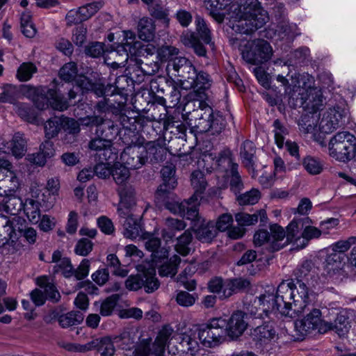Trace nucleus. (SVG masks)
Returning <instances> with one entry per match:
<instances>
[{
  "mask_svg": "<svg viewBox=\"0 0 356 356\" xmlns=\"http://www.w3.org/2000/svg\"><path fill=\"white\" fill-rule=\"evenodd\" d=\"M166 71L168 76L179 78L178 81L183 83H188L195 75V67L185 57H176L168 62Z\"/></svg>",
  "mask_w": 356,
  "mask_h": 356,
  "instance_id": "f3484780",
  "label": "nucleus"
},
{
  "mask_svg": "<svg viewBox=\"0 0 356 356\" xmlns=\"http://www.w3.org/2000/svg\"><path fill=\"white\" fill-rule=\"evenodd\" d=\"M347 111L344 107L335 106L329 108L322 114L318 124V130L321 134H329L337 130L341 121L346 118Z\"/></svg>",
  "mask_w": 356,
  "mask_h": 356,
  "instance_id": "dca6fc26",
  "label": "nucleus"
},
{
  "mask_svg": "<svg viewBox=\"0 0 356 356\" xmlns=\"http://www.w3.org/2000/svg\"><path fill=\"white\" fill-rule=\"evenodd\" d=\"M152 103V98L148 88L142 86L135 92V113L138 115L147 113Z\"/></svg>",
  "mask_w": 356,
  "mask_h": 356,
  "instance_id": "7c9ffc66",
  "label": "nucleus"
},
{
  "mask_svg": "<svg viewBox=\"0 0 356 356\" xmlns=\"http://www.w3.org/2000/svg\"><path fill=\"white\" fill-rule=\"evenodd\" d=\"M193 239V234L190 229H186L177 240V243L175 245L176 251L183 255H188L190 252L191 248L189 245Z\"/></svg>",
  "mask_w": 356,
  "mask_h": 356,
  "instance_id": "37998d69",
  "label": "nucleus"
},
{
  "mask_svg": "<svg viewBox=\"0 0 356 356\" xmlns=\"http://www.w3.org/2000/svg\"><path fill=\"white\" fill-rule=\"evenodd\" d=\"M120 296L118 294H113L106 298L102 303L100 307V314L104 316L111 315L114 308L115 307Z\"/></svg>",
  "mask_w": 356,
  "mask_h": 356,
  "instance_id": "69168bd1",
  "label": "nucleus"
},
{
  "mask_svg": "<svg viewBox=\"0 0 356 356\" xmlns=\"http://www.w3.org/2000/svg\"><path fill=\"white\" fill-rule=\"evenodd\" d=\"M18 90L16 86L11 84H6L2 86V92L0 93V103L15 104L18 96Z\"/></svg>",
  "mask_w": 356,
  "mask_h": 356,
  "instance_id": "5fc2aeb1",
  "label": "nucleus"
},
{
  "mask_svg": "<svg viewBox=\"0 0 356 356\" xmlns=\"http://www.w3.org/2000/svg\"><path fill=\"white\" fill-rule=\"evenodd\" d=\"M321 233V229L313 226H307L301 234L302 240L300 242V249L304 248L309 240L318 238Z\"/></svg>",
  "mask_w": 356,
  "mask_h": 356,
  "instance_id": "774afa93",
  "label": "nucleus"
},
{
  "mask_svg": "<svg viewBox=\"0 0 356 356\" xmlns=\"http://www.w3.org/2000/svg\"><path fill=\"white\" fill-rule=\"evenodd\" d=\"M161 174L163 183L158 188V194L168 193L169 191L174 189L177 184L175 177V168L172 165L163 166L161 170Z\"/></svg>",
  "mask_w": 356,
  "mask_h": 356,
  "instance_id": "c85d7f7f",
  "label": "nucleus"
},
{
  "mask_svg": "<svg viewBox=\"0 0 356 356\" xmlns=\"http://www.w3.org/2000/svg\"><path fill=\"white\" fill-rule=\"evenodd\" d=\"M254 335L260 341H269L273 339L275 336L276 331L275 330L273 323L268 322L261 325L257 326L254 330Z\"/></svg>",
  "mask_w": 356,
  "mask_h": 356,
  "instance_id": "8fccbe9b",
  "label": "nucleus"
},
{
  "mask_svg": "<svg viewBox=\"0 0 356 356\" xmlns=\"http://www.w3.org/2000/svg\"><path fill=\"white\" fill-rule=\"evenodd\" d=\"M83 320V314L80 312H71L58 317L59 325L67 328L72 325H78Z\"/></svg>",
  "mask_w": 356,
  "mask_h": 356,
  "instance_id": "09e8293b",
  "label": "nucleus"
},
{
  "mask_svg": "<svg viewBox=\"0 0 356 356\" xmlns=\"http://www.w3.org/2000/svg\"><path fill=\"white\" fill-rule=\"evenodd\" d=\"M191 185L195 190V193L193 195L197 194L198 195V200L200 197V194L207 186V181L204 178L203 173L200 170H195L192 172L191 177Z\"/></svg>",
  "mask_w": 356,
  "mask_h": 356,
  "instance_id": "052dcab7",
  "label": "nucleus"
},
{
  "mask_svg": "<svg viewBox=\"0 0 356 356\" xmlns=\"http://www.w3.org/2000/svg\"><path fill=\"white\" fill-rule=\"evenodd\" d=\"M304 169L312 175H319L323 170V163L318 158L307 156L302 160Z\"/></svg>",
  "mask_w": 356,
  "mask_h": 356,
  "instance_id": "c03bdc74",
  "label": "nucleus"
},
{
  "mask_svg": "<svg viewBox=\"0 0 356 356\" xmlns=\"http://www.w3.org/2000/svg\"><path fill=\"white\" fill-rule=\"evenodd\" d=\"M300 291L293 288V281H283L277 286L276 293L266 291L258 296L261 313L265 317H269L275 312L282 316L294 318L303 312L306 307L304 298L307 292L303 284H300Z\"/></svg>",
  "mask_w": 356,
  "mask_h": 356,
  "instance_id": "f257e3e1",
  "label": "nucleus"
},
{
  "mask_svg": "<svg viewBox=\"0 0 356 356\" xmlns=\"http://www.w3.org/2000/svg\"><path fill=\"white\" fill-rule=\"evenodd\" d=\"M8 147L15 157H22L26 152V140L24 134L19 132L15 134Z\"/></svg>",
  "mask_w": 356,
  "mask_h": 356,
  "instance_id": "ea45409f",
  "label": "nucleus"
},
{
  "mask_svg": "<svg viewBox=\"0 0 356 356\" xmlns=\"http://www.w3.org/2000/svg\"><path fill=\"white\" fill-rule=\"evenodd\" d=\"M210 76L209 74L204 71L197 72L195 71V75L190 79L188 84V87L197 89V90H204L207 89L211 86Z\"/></svg>",
  "mask_w": 356,
  "mask_h": 356,
  "instance_id": "a19ab883",
  "label": "nucleus"
},
{
  "mask_svg": "<svg viewBox=\"0 0 356 356\" xmlns=\"http://www.w3.org/2000/svg\"><path fill=\"white\" fill-rule=\"evenodd\" d=\"M307 305L308 307L297 316L305 312H309L303 319L295 323L296 330L299 332L300 337H305L316 330L320 333H325L332 328V323L322 321L321 310L313 308L312 305L309 303L308 299H307Z\"/></svg>",
  "mask_w": 356,
  "mask_h": 356,
  "instance_id": "6e6552de",
  "label": "nucleus"
},
{
  "mask_svg": "<svg viewBox=\"0 0 356 356\" xmlns=\"http://www.w3.org/2000/svg\"><path fill=\"white\" fill-rule=\"evenodd\" d=\"M289 104L292 108L298 106H305L307 101V94H305V89L300 86H294L293 89L289 92Z\"/></svg>",
  "mask_w": 356,
  "mask_h": 356,
  "instance_id": "4c0bfd02",
  "label": "nucleus"
},
{
  "mask_svg": "<svg viewBox=\"0 0 356 356\" xmlns=\"http://www.w3.org/2000/svg\"><path fill=\"white\" fill-rule=\"evenodd\" d=\"M261 197L260 192L257 189L252 188L243 194L236 196V200L241 205L254 204Z\"/></svg>",
  "mask_w": 356,
  "mask_h": 356,
  "instance_id": "0e129e2a",
  "label": "nucleus"
},
{
  "mask_svg": "<svg viewBox=\"0 0 356 356\" xmlns=\"http://www.w3.org/2000/svg\"><path fill=\"white\" fill-rule=\"evenodd\" d=\"M302 227V219H294L286 227V230L284 231L285 238L283 241L284 243H286V245L289 243H294L296 244L297 248H300V243L298 241H300L302 238L301 229Z\"/></svg>",
  "mask_w": 356,
  "mask_h": 356,
  "instance_id": "c756f323",
  "label": "nucleus"
},
{
  "mask_svg": "<svg viewBox=\"0 0 356 356\" xmlns=\"http://www.w3.org/2000/svg\"><path fill=\"white\" fill-rule=\"evenodd\" d=\"M38 71L37 67L31 62L23 63L17 71V78L20 81H27L31 79L33 74Z\"/></svg>",
  "mask_w": 356,
  "mask_h": 356,
  "instance_id": "4d7b16f0",
  "label": "nucleus"
},
{
  "mask_svg": "<svg viewBox=\"0 0 356 356\" xmlns=\"http://www.w3.org/2000/svg\"><path fill=\"white\" fill-rule=\"evenodd\" d=\"M61 129L66 133V137L70 136L74 140V137L80 132V124L79 123L73 118L67 117L61 118ZM67 138H65V140Z\"/></svg>",
  "mask_w": 356,
  "mask_h": 356,
  "instance_id": "3c124183",
  "label": "nucleus"
},
{
  "mask_svg": "<svg viewBox=\"0 0 356 356\" xmlns=\"http://www.w3.org/2000/svg\"><path fill=\"white\" fill-rule=\"evenodd\" d=\"M192 220L191 229L197 240L202 243H211L216 236L218 232L215 224L211 220H207L199 216Z\"/></svg>",
  "mask_w": 356,
  "mask_h": 356,
  "instance_id": "412c9836",
  "label": "nucleus"
},
{
  "mask_svg": "<svg viewBox=\"0 0 356 356\" xmlns=\"http://www.w3.org/2000/svg\"><path fill=\"white\" fill-rule=\"evenodd\" d=\"M242 58L251 65L267 62L273 55V49L266 40L254 39L247 42L241 51Z\"/></svg>",
  "mask_w": 356,
  "mask_h": 356,
  "instance_id": "9b49d317",
  "label": "nucleus"
},
{
  "mask_svg": "<svg viewBox=\"0 0 356 356\" xmlns=\"http://www.w3.org/2000/svg\"><path fill=\"white\" fill-rule=\"evenodd\" d=\"M195 32L186 30L180 36L182 44L193 49L195 54L200 57H206L207 49L204 45L213 46L211 32L205 20L200 15L195 17Z\"/></svg>",
  "mask_w": 356,
  "mask_h": 356,
  "instance_id": "39448f33",
  "label": "nucleus"
},
{
  "mask_svg": "<svg viewBox=\"0 0 356 356\" xmlns=\"http://www.w3.org/2000/svg\"><path fill=\"white\" fill-rule=\"evenodd\" d=\"M15 111L18 116L24 121L32 124H35L38 121L37 111L29 104L24 102L15 104Z\"/></svg>",
  "mask_w": 356,
  "mask_h": 356,
  "instance_id": "c9c22d12",
  "label": "nucleus"
},
{
  "mask_svg": "<svg viewBox=\"0 0 356 356\" xmlns=\"http://www.w3.org/2000/svg\"><path fill=\"white\" fill-rule=\"evenodd\" d=\"M226 320L222 318L211 319L198 330L197 337L208 348H213L226 340Z\"/></svg>",
  "mask_w": 356,
  "mask_h": 356,
  "instance_id": "9d476101",
  "label": "nucleus"
},
{
  "mask_svg": "<svg viewBox=\"0 0 356 356\" xmlns=\"http://www.w3.org/2000/svg\"><path fill=\"white\" fill-rule=\"evenodd\" d=\"M114 342L124 350H131L134 348V328L124 327L119 335L114 337Z\"/></svg>",
  "mask_w": 356,
  "mask_h": 356,
  "instance_id": "f704fd0d",
  "label": "nucleus"
},
{
  "mask_svg": "<svg viewBox=\"0 0 356 356\" xmlns=\"http://www.w3.org/2000/svg\"><path fill=\"white\" fill-rule=\"evenodd\" d=\"M180 262V257L177 255H174L168 261L160 266L159 268V275L161 277H172L175 275L177 271V266Z\"/></svg>",
  "mask_w": 356,
  "mask_h": 356,
  "instance_id": "a18cd8bd",
  "label": "nucleus"
},
{
  "mask_svg": "<svg viewBox=\"0 0 356 356\" xmlns=\"http://www.w3.org/2000/svg\"><path fill=\"white\" fill-rule=\"evenodd\" d=\"M131 140L129 145L123 150L120 155L122 163H115L113 166L111 175L118 186L117 191L120 198L118 212L120 217L121 223L124 228V235L127 238H132L134 235V187L131 177L129 165L134 161L130 156L132 150Z\"/></svg>",
  "mask_w": 356,
  "mask_h": 356,
  "instance_id": "f03ea898",
  "label": "nucleus"
},
{
  "mask_svg": "<svg viewBox=\"0 0 356 356\" xmlns=\"http://www.w3.org/2000/svg\"><path fill=\"white\" fill-rule=\"evenodd\" d=\"M178 54L179 49L170 45H163L157 50V57L161 62H170Z\"/></svg>",
  "mask_w": 356,
  "mask_h": 356,
  "instance_id": "338daca9",
  "label": "nucleus"
},
{
  "mask_svg": "<svg viewBox=\"0 0 356 356\" xmlns=\"http://www.w3.org/2000/svg\"><path fill=\"white\" fill-rule=\"evenodd\" d=\"M119 133L118 125L110 120H104L102 118V122L96 128L95 134L97 136L102 137L106 140V143H112V141L116 138Z\"/></svg>",
  "mask_w": 356,
  "mask_h": 356,
  "instance_id": "cd10ccee",
  "label": "nucleus"
},
{
  "mask_svg": "<svg viewBox=\"0 0 356 356\" xmlns=\"http://www.w3.org/2000/svg\"><path fill=\"white\" fill-rule=\"evenodd\" d=\"M143 239H147L145 245L149 251L152 252V263L143 262L136 266L137 274L135 275V286L138 288L144 287L147 293H152L159 286V282L155 277L156 270L153 265H157L159 261L167 259L168 249L161 248V240L157 237L152 236L149 233H142Z\"/></svg>",
  "mask_w": 356,
  "mask_h": 356,
  "instance_id": "7ed1b4c3",
  "label": "nucleus"
},
{
  "mask_svg": "<svg viewBox=\"0 0 356 356\" xmlns=\"http://www.w3.org/2000/svg\"><path fill=\"white\" fill-rule=\"evenodd\" d=\"M123 82H127V86H134V79L131 76L127 74L120 76L116 79L115 87L113 90L110 89L108 91V96H113L114 99L111 100V104H109L110 111L115 115H120L122 111L125 110L126 104L128 100L127 95L123 92H115L116 90L121 88L124 89V86H122Z\"/></svg>",
  "mask_w": 356,
  "mask_h": 356,
  "instance_id": "a211bd4d",
  "label": "nucleus"
},
{
  "mask_svg": "<svg viewBox=\"0 0 356 356\" xmlns=\"http://www.w3.org/2000/svg\"><path fill=\"white\" fill-rule=\"evenodd\" d=\"M244 317L250 316L254 318H264L261 305L257 297L247 296L243 301V311Z\"/></svg>",
  "mask_w": 356,
  "mask_h": 356,
  "instance_id": "72a5a7b5",
  "label": "nucleus"
},
{
  "mask_svg": "<svg viewBox=\"0 0 356 356\" xmlns=\"http://www.w3.org/2000/svg\"><path fill=\"white\" fill-rule=\"evenodd\" d=\"M273 127L275 143L279 148H282L284 143L285 136L289 134V130L278 119L273 122Z\"/></svg>",
  "mask_w": 356,
  "mask_h": 356,
  "instance_id": "6e6d98bb",
  "label": "nucleus"
},
{
  "mask_svg": "<svg viewBox=\"0 0 356 356\" xmlns=\"http://www.w3.org/2000/svg\"><path fill=\"white\" fill-rule=\"evenodd\" d=\"M230 10L234 19L232 29L238 33L251 34L267 22L266 13L258 0H239L238 3L231 5Z\"/></svg>",
  "mask_w": 356,
  "mask_h": 356,
  "instance_id": "20e7f679",
  "label": "nucleus"
},
{
  "mask_svg": "<svg viewBox=\"0 0 356 356\" xmlns=\"http://www.w3.org/2000/svg\"><path fill=\"white\" fill-rule=\"evenodd\" d=\"M45 137L50 140L58 134L61 129V118L56 117L49 119L44 123Z\"/></svg>",
  "mask_w": 356,
  "mask_h": 356,
  "instance_id": "864d4df0",
  "label": "nucleus"
},
{
  "mask_svg": "<svg viewBox=\"0 0 356 356\" xmlns=\"http://www.w3.org/2000/svg\"><path fill=\"white\" fill-rule=\"evenodd\" d=\"M256 148L254 143L250 140H245L243 143L240 156L242 163L249 170L254 171Z\"/></svg>",
  "mask_w": 356,
  "mask_h": 356,
  "instance_id": "2f4dec72",
  "label": "nucleus"
},
{
  "mask_svg": "<svg viewBox=\"0 0 356 356\" xmlns=\"http://www.w3.org/2000/svg\"><path fill=\"white\" fill-rule=\"evenodd\" d=\"M244 318L242 311L237 310L232 314L228 321L226 320V332L230 339H236L245 332L248 323Z\"/></svg>",
  "mask_w": 356,
  "mask_h": 356,
  "instance_id": "5701e85b",
  "label": "nucleus"
},
{
  "mask_svg": "<svg viewBox=\"0 0 356 356\" xmlns=\"http://www.w3.org/2000/svg\"><path fill=\"white\" fill-rule=\"evenodd\" d=\"M195 113L197 118L193 130L196 133L218 136L226 127V120L222 115L218 111L214 112L209 106L197 110Z\"/></svg>",
  "mask_w": 356,
  "mask_h": 356,
  "instance_id": "0eeeda50",
  "label": "nucleus"
},
{
  "mask_svg": "<svg viewBox=\"0 0 356 356\" xmlns=\"http://www.w3.org/2000/svg\"><path fill=\"white\" fill-rule=\"evenodd\" d=\"M19 183L17 177L13 175L5 177L0 180V195H4V211L10 215H17L23 210L24 202L21 197L15 195L13 193L18 189Z\"/></svg>",
  "mask_w": 356,
  "mask_h": 356,
  "instance_id": "1a4fd4ad",
  "label": "nucleus"
},
{
  "mask_svg": "<svg viewBox=\"0 0 356 356\" xmlns=\"http://www.w3.org/2000/svg\"><path fill=\"white\" fill-rule=\"evenodd\" d=\"M198 195H193L188 200L183 202H168L165 204V207L175 214H178L186 217L188 220H194L198 214Z\"/></svg>",
  "mask_w": 356,
  "mask_h": 356,
  "instance_id": "aec40b11",
  "label": "nucleus"
},
{
  "mask_svg": "<svg viewBox=\"0 0 356 356\" xmlns=\"http://www.w3.org/2000/svg\"><path fill=\"white\" fill-rule=\"evenodd\" d=\"M96 340H97L96 348L102 356H113L115 351L114 338L112 339L110 337L106 336L96 339Z\"/></svg>",
  "mask_w": 356,
  "mask_h": 356,
  "instance_id": "de8ad7c7",
  "label": "nucleus"
},
{
  "mask_svg": "<svg viewBox=\"0 0 356 356\" xmlns=\"http://www.w3.org/2000/svg\"><path fill=\"white\" fill-rule=\"evenodd\" d=\"M138 36L144 41L153 40L155 36L156 27L154 21L149 17H143L138 23Z\"/></svg>",
  "mask_w": 356,
  "mask_h": 356,
  "instance_id": "473e14b6",
  "label": "nucleus"
},
{
  "mask_svg": "<svg viewBox=\"0 0 356 356\" xmlns=\"http://www.w3.org/2000/svg\"><path fill=\"white\" fill-rule=\"evenodd\" d=\"M270 232L266 229H259L253 237V242L256 246H261L265 243H268L273 251H278L286 246L284 243L285 238L284 229L277 224L271 225Z\"/></svg>",
  "mask_w": 356,
  "mask_h": 356,
  "instance_id": "ddd939ff",
  "label": "nucleus"
},
{
  "mask_svg": "<svg viewBox=\"0 0 356 356\" xmlns=\"http://www.w3.org/2000/svg\"><path fill=\"white\" fill-rule=\"evenodd\" d=\"M308 92L305 107L311 108L313 113H315L323 106L324 98L321 91L316 88H310Z\"/></svg>",
  "mask_w": 356,
  "mask_h": 356,
  "instance_id": "58836bf2",
  "label": "nucleus"
},
{
  "mask_svg": "<svg viewBox=\"0 0 356 356\" xmlns=\"http://www.w3.org/2000/svg\"><path fill=\"white\" fill-rule=\"evenodd\" d=\"M232 156L230 150L225 149L219 154L216 163L218 166H222L229 173L230 190L237 196L243 188V184L238 171V165L233 161Z\"/></svg>",
  "mask_w": 356,
  "mask_h": 356,
  "instance_id": "2eb2a0df",
  "label": "nucleus"
},
{
  "mask_svg": "<svg viewBox=\"0 0 356 356\" xmlns=\"http://www.w3.org/2000/svg\"><path fill=\"white\" fill-rule=\"evenodd\" d=\"M346 255L338 254L335 252L329 254L325 259V268L327 272L338 270L341 268L342 262L344 261Z\"/></svg>",
  "mask_w": 356,
  "mask_h": 356,
  "instance_id": "680f3d73",
  "label": "nucleus"
},
{
  "mask_svg": "<svg viewBox=\"0 0 356 356\" xmlns=\"http://www.w3.org/2000/svg\"><path fill=\"white\" fill-rule=\"evenodd\" d=\"M29 98L39 110H45L51 106L54 110L63 111L70 106L68 101L56 89L45 86L30 88Z\"/></svg>",
  "mask_w": 356,
  "mask_h": 356,
  "instance_id": "423d86ee",
  "label": "nucleus"
},
{
  "mask_svg": "<svg viewBox=\"0 0 356 356\" xmlns=\"http://www.w3.org/2000/svg\"><path fill=\"white\" fill-rule=\"evenodd\" d=\"M103 5L104 3L102 1H98L79 7V13L82 15V19L85 21L88 20L96 14L103 7Z\"/></svg>",
  "mask_w": 356,
  "mask_h": 356,
  "instance_id": "e2e57ef3",
  "label": "nucleus"
},
{
  "mask_svg": "<svg viewBox=\"0 0 356 356\" xmlns=\"http://www.w3.org/2000/svg\"><path fill=\"white\" fill-rule=\"evenodd\" d=\"M77 65L74 62L65 63L59 70V77L65 82L75 81L77 76Z\"/></svg>",
  "mask_w": 356,
  "mask_h": 356,
  "instance_id": "603ef678",
  "label": "nucleus"
},
{
  "mask_svg": "<svg viewBox=\"0 0 356 356\" xmlns=\"http://www.w3.org/2000/svg\"><path fill=\"white\" fill-rule=\"evenodd\" d=\"M179 352L175 353L174 348H169V354L171 356H194L200 350L195 333H183L179 336Z\"/></svg>",
  "mask_w": 356,
  "mask_h": 356,
  "instance_id": "4be33fe9",
  "label": "nucleus"
},
{
  "mask_svg": "<svg viewBox=\"0 0 356 356\" xmlns=\"http://www.w3.org/2000/svg\"><path fill=\"white\" fill-rule=\"evenodd\" d=\"M76 90L79 89L82 93L92 92L97 97L108 95V91L113 88L112 85L105 86L103 79H90L84 75L77 76L75 80Z\"/></svg>",
  "mask_w": 356,
  "mask_h": 356,
  "instance_id": "6ab92c4d",
  "label": "nucleus"
},
{
  "mask_svg": "<svg viewBox=\"0 0 356 356\" xmlns=\"http://www.w3.org/2000/svg\"><path fill=\"white\" fill-rule=\"evenodd\" d=\"M135 154L138 162L135 170L142 168L147 163H156L162 161L166 156V149L155 142H147L145 145L135 142Z\"/></svg>",
  "mask_w": 356,
  "mask_h": 356,
  "instance_id": "f8f14e48",
  "label": "nucleus"
},
{
  "mask_svg": "<svg viewBox=\"0 0 356 356\" xmlns=\"http://www.w3.org/2000/svg\"><path fill=\"white\" fill-rule=\"evenodd\" d=\"M42 204H43L42 202ZM40 204H41V203L31 198L26 199L24 202L23 211L30 222L33 224L38 223L40 220ZM42 205L44 206V204Z\"/></svg>",
  "mask_w": 356,
  "mask_h": 356,
  "instance_id": "e433bc0d",
  "label": "nucleus"
},
{
  "mask_svg": "<svg viewBox=\"0 0 356 356\" xmlns=\"http://www.w3.org/2000/svg\"><path fill=\"white\" fill-rule=\"evenodd\" d=\"M332 157L340 161L350 160L356 156L355 140H348L344 143H337L329 147Z\"/></svg>",
  "mask_w": 356,
  "mask_h": 356,
  "instance_id": "b1692460",
  "label": "nucleus"
},
{
  "mask_svg": "<svg viewBox=\"0 0 356 356\" xmlns=\"http://www.w3.org/2000/svg\"><path fill=\"white\" fill-rule=\"evenodd\" d=\"M59 272H61L63 276L65 278H70L73 276L74 267L70 258L63 257L60 262L54 266L53 273L56 274Z\"/></svg>",
  "mask_w": 356,
  "mask_h": 356,
  "instance_id": "bf43d9fd",
  "label": "nucleus"
},
{
  "mask_svg": "<svg viewBox=\"0 0 356 356\" xmlns=\"http://www.w3.org/2000/svg\"><path fill=\"white\" fill-rule=\"evenodd\" d=\"M60 188V183L58 179L51 178L47 181V190L48 192V200L45 201L44 198L42 199L43 204L47 209L51 208L54 206L55 197L58 195Z\"/></svg>",
  "mask_w": 356,
  "mask_h": 356,
  "instance_id": "49530a36",
  "label": "nucleus"
},
{
  "mask_svg": "<svg viewBox=\"0 0 356 356\" xmlns=\"http://www.w3.org/2000/svg\"><path fill=\"white\" fill-rule=\"evenodd\" d=\"M313 263L311 261H305L302 264L298 267L294 271V275L297 280L298 286L293 283V288L296 290L300 291V284H303L306 288L307 295L304 298L305 304H307V299H308V288L305 281H307L311 276V272L313 269Z\"/></svg>",
  "mask_w": 356,
  "mask_h": 356,
  "instance_id": "bb28decb",
  "label": "nucleus"
},
{
  "mask_svg": "<svg viewBox=\"0 0 356 356\" xmlns=\"http://www.w3.org/2000/svg\"><path fill=\"white\" fill-rule=\"evenodd\" d=\"M317 121L318 116L314 113L302 115L298 124L300 130L305 134H314Z\"/></svg>",
  "mask_w": 356,
  "mask_h": 356,
  "instance_id": "79ce46f5",
  "label": "nucleus"
},
{
  "mask_svg": "<svg viewBox=\"0 0 356 356\" xmlns=\"http://www.w3.org/2000/svg\"><path fill=\"white\" fill-rule=\"evenodd\" d=\"M166 224L168 228L171 229L170 232H167L165 230L162 232V236L166 240L172 239L175 236V234L172 232V231H181L184 230L186 227V224L183 220H179L172 218H168Z\"/></svg>",
  "mask_w": 356,
  "mask_h": 356,
  "instance_id": "13d9d810",
  "label": "nucleus"
},
{
  "mask_svg": "<svg viewBox=\"0 0 356 356\" xmlns=\"http://www.w3.org/2000/svg\"><path fill=\"white\" fill-rule=\"evenodd\" d=\"M172 332V329L164 327L159 332L152 348H150V339L143 340L135 348V356H163Z\"/></svg>",
  "mask_w": 356,
  "mask_h": 356,
  "instance_id": "4468645a",
  "label": "nucleus"
},
{
  "mask_svg": "<svg viewBox=\"0 0 356 356\" xmlns=\"http://www.w3.org/2000/svg\"><path fill=\"white\" fill-rule=\"evenodd\" d=\"M143 60L135 58V83L140 84L154 75L159 70V65L154 61L148 62L147 58Z\"/></svg>",
  "mask_w": 356,
  "mask_h": 356,
  "instance_id": "393cba45",
  "label": "nucleus"
},
{
  "mask_svg": "<svg viewBox=\"0 0 356 356\" xmlns=\"http://www.w3.org/2000/svg\"><path fill=\"white\" fill-rule=\"evenodd\" d=\"M124 40H126V42L122 43H114L111 46V50H108V52H110L113 54V56H116L119 57H122L121 60H124V61H127L128 59L131 60H134V52L132 49H134V45L132 44V42H128V39L132 40L134 38V33L132 31H129L128 32H123Z\"/></svg>",
  "mask_w": 356,
  "mask_h": 356,
  "instance_id": "a878e982",
  "label": "nucleus"
}]
</instances>
